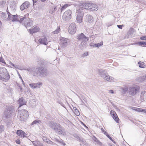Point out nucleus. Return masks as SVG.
Instances as JSON below:
<instances>
[{"label": "nucleus", "instance_id": "obj_1", "mask_svg": "<svg viewBox=\"0 0 146 146\" xmlns=\"http://www.w3.org/2000/svg\"><path fill=\"white\" fill-rule=\"evenodd\" d=\"M29 14L27 13L23 17L20 19V23L26 28L33 25V21L29 17Z\"/></svg>", "mask_w": 146, "mask_h": 146}, {"label": "nucleus", "instance_id": "obj_2", "mask_svg": "<svg viewBox=\"0 0 146 146\" xmlns=\"http://www.w3.org/2000/svg\"><path fill=\"white\" fill-rule=\"evenodd\" d=\"M81 6L84 9V10H89L91 11H96L98 9V7L97 5L94 4L90 3H80L79 5Z\"/></svg>", "mask_w": 146, "mask_h": 146}, {"label": "nucleus", "instance_id": "obj_3", "mask_svg": "<svg viewBox=\"0 0 146 146\" xmlns=\"http://www.w3.org/2000/svg\"><path fill=\"white\" fill-rule=\"evenodd\" d=\"M10 78V75L7 69L4 67L0 68V80L7 82Z\"/></svg>", "mask_w": 146, "mask_h": 146}, {"label": "nucleus", "instance_id": "obj_4", "mask_svg": "<svg viewBox=\"0 0 146 146\" xmlns=\"http://www.w3.org/2000/svg\"><path fill=\"white\" fill-rule=\"evenodd\" d=\"M79 7L77 10L76 13H78L76 20L78 23H81L83 19L84 12H86L84 9L81 6L79 5Z\"/></svg>", "mask_w": 146, "mask_h": 146}, {"label": "nucleus", "instance_id": "obj_5", "mask_svg": "<svg viewBox=\"0 0 146 146\" xmlns=\"http://www.w3.org/2000/svg\"><path fill=\"white\" fill-rule=\"evenodd\" d=\"M28 111L24 109L21 110V113L18 115V118L21 121L26 120L29 117Z\"/></svg>", "mask_w": 146, "mask_h": 146}, {"label": "nucleus", "instance_id": "obj_6", "mask_svg": "<svg viewBox=\"0 0 146 146\" xmlns=\"http://www.w3.org/2000/svg\"><path fill=\"white\" fill-rule=\"evenodd\" d=\"M25 70L29 72L34 76L38 77L39 76L38 68L32 67L25 69Z\"/></svg>", "mask_w": 146, "mask_h": 146}, {"label": "nucleus", "instance_id": "obj_7", "mask_svg": "<svg viewBox=\"0 0 146 146\" xmlns=\"http://www.w3.org/2000/svg\"><path fill=\"white\" fill-rule=\"evenodd\" d=\"M14 111L13 107L12 106H9L7 107L4 112V115L6 118H9L11 115V113Z\"/></svg>", "mask_w": 146, "mask_h": 146}, {"label": "nucleus", "instance_id": "obj_8", "mask_svg": "<svg viewBox=\"0 0 146 146\" xmlns=\"http://www.w3.org/2000/svg\"><path fill=\"white\" fill-rule=\"evenodd\" d=\"M72 11L70 10H68L63 14L62 16V19L65 21H68L72 17Z\"/></svg>", "mask_w": 146, "mask_h": 146}, {"label": "nucleus", "instance_id": "obj_9", "mask_svg": "<svg viewBox=\"0 0 146 146\" xmlns=\"http://www.w3.org/2000/svg\"><path fill=\"white\" fill-rule=\"evenodd\" d=\"M39 76L41 77H45L47 75V69L44 67H39Z\"/></svg>", "mask_w": 146, "mask_h": 146}, {"label": "nucleus", "instance_id": "obj_10", "mask_svg": "<svg viewBox=\"0 0 146 146\" xmlns=\"http://www.w3.org/2000/svg\"><path fill=\"white\" fill-rule=\"evenodd\" d=\"M76 25L74 23H71L68 28V32L71 34H74L76 31Z\"/></svg>", "mask_w": 146, "mask_h": 146}, {"label": "nucleus", "instance_id": "obj_11", "mask_svg": "<svg viewBox=\"0 0 146 146\" xmlns=\"http://www.w3.org/2000/svg\"><path fill=\"white\" fill-rule=\"evenodd\" d=\"M58 125V127H56V129L54 130L55 132L59 135H66V133L63 129V128L59 124Z\"/></svg>", "mask_w": 146, "mask_h": 146}, {"label": "nucleus", "instance_id": "obj_12", "mask_svg": "<svg viewBox=\"0 0 146 146\" xmlns=\"http://www.w3.org/2000/svg\"><path fill=\"white\" fill-rule=\"evenodd\" d=\"M139 89L137 87H131L128 90L129 94L131 96H134L139 91Z\"/></svg>", "mask_w": 146, "mask_h": 146}, {"label": "nucleus", "instance_id": "obj_13", "mask_svg": "<svg viewBox=\"0 0 146 146\" xmlns=\"http://www.w3.org/2000/svg\"><path fill=\"white\" fill-rule=\"evenodd\" d=\"M77 38L78 40H82V41L84 40H89V38L86 37L82 33L78 34L77 36Z\"/></svg>", "mask_w": 146, "mask_h": 146}, {"label": "nucleus", "instance_id": "obj_14", "mask_svg": "<svg viewBox=\"0 0 146 146\" xmlns=\"http://www.w3.org/2000/svg\"><path fill=\"white\" fill-rule=\"evenodd\" d=\"M59 123H55L52 121H49L48 123L49 127L54 131L56 129V127H58V125H59Z\"/></svg>", "mask_w": 146, "mask_h": 146}, {"label": "nucleus", "instance_id": "obj_15", "mask_svg": "<svg viewBox=\"0 0 146 146\" xmlns=\"http://www.w3.org/2000/svg\"><path fill=\"white\" fill-rule=\"evenodd\" d=\"M30 6V4L29 2L27 1H25L21 6L20 9L21 10L23 11L24 9L28 8Z\"/></svg>", "mask_w": 146, "mask_h": 146}, {"label": "nucleus", "instance_id": "obj_16", "mask_svg": "<svg viewBox=\"0 0 146 146\" xmlns=\"http://www.w3.org/2000/svg\"><path fill=\"white\" fill-rule=\"evenodd\" d=\"M67 39L64 38L62 37L60 39V45L61 47L64 48L67 45Z\"/></svg>", "mask_w": 146, "mask_h": 146}, {"label": "nucleus", "instance_id": "obj_17", "mask_svg": "<svg viewBox=\"0 0 146 146\" xmlns=\"http://www.w3.org/2000/svg\"><path fill=\"white\" fill-rule=\"evenodd\" d=\"M111 115L113 117V119L117 123L119 122V119L118 117L115 112L113 110H111L110 111Z\"/></svg>", "mask_w": 146, "mask_h": 146}, {"label": "nucleus", "instance_id": "obj_18", "mask_svg": "<svg viewBox=\"0 0 146 146\" xmlns=\"http://www.w3.org/2000/svg\"><path fill=\"white\" fill-rule=\"evenodd\" d=\"M20 16L19 15H13L11 16V19L10 20H11L12 22H19L20 23Z\"/></svg>", "mask_w": 146, "mask_h": 146}, {"label": "nucleus", "instance_id": "obj_19", "mask_svg": "<svg viewBox=\"0 0 146 146\" xmlns=\"http://www.w3.org/2000/svg\"><path fill=\"white\" fill-rule=\"evenodd\" d=\"M88 40L82 41V42L80 44L79 46L81 50H82L86 48L88 46L87 42Z\"/></svg>", "mask_w": 146, "mask_h": 146}, {"label": "nucleus", "instance_id": "obj_20", "mask_svg": "<svg viewBox=\"0 0 146 146\" xmlns=\"http://www.w3.org/2000/svg\"><path fill=\"white\" fill-rule=\"evenodd\" d=\"M38 41L40 44L44 45H47L48 43L47 38L46 37H41L39 39Z\"/></svg>", "mask_w": 146, "mask_h": 146}, {"label": "nucleus", "instance_id": "obj_21", "mask_svg": "<svg viewBox=\"0 0 146 146\" xmlns=\"http://www.w3.org/2000/svg\"><path fill=\"white\" fill-rule=\"evenodd\" d=\"M18 103L19 104V107H20L24 105H26L27 102L25 99L21 97L18 100Z\"/></svg>", "mask_w": 146, "mask_h": 146}, {"label": "nucleus", "instance_id": "obj_22", "mask_svg": "<svg viewBox=\"0 0 146 146\" xmlns=\"http://www.w3.org/2000/svg\"><path fill=\"white\" fill-rule=\"evenodd\" d=\"M52 139L54 141H56L58 143L62 145L63 146H65L66 145V143L64 142L63 141V140L60 139L58 136L57 137H54Z\"/></svg>", "mask_w": 146, "mask_h": 146}, {"label": "nucleus", "instance_id": "obj_23", "mask_svg": "<svg viewBox=\"0 0 146 146\" xmlns=\"http://www.w3.org/2000/svg\"><path fill=\"white\" fill-rule=\"evenodd\" d=\"M16 133L18 136L24 138L27 137V136H26V134L21 130L19 129L17 130Z\"/></svg>", "mask_w": 146, "mask_h": 146}, {"label": "nucleus", "instance_id": "obj_24", "mask_svg": "<svg viewBox=\"0 0 146 146\" xmlns=\"http://www.w3.org/2000/svg\"><path fill=\"white\" fill-rule=\"evenodd\" d=\"M85 20L89 23H92L93 21V17L90 15H87L86 17Z\"/></svg>", "mask_w": 146, "mask_h": 146}, {"label": "nucleus", "instance_id": "obj_25", "mask_svg": "<svg viewBox=\"0 0 146 146\" xmlns=\"http://www.w3.org/2000/svg\"><path fill=\"white\" fill-rule=\"evenodd\" d=\"M42 84V83L41 82H39L38 83H32L29 84L30 86L32 88H40V86Z\"/></svg>", "mask_w": 146, "mask_h": 146}, {"label": "nucleus", "instance_id": "obj_26", "mask_svg": "<svg viewBox=\"0 0 146 146\" xmlns=\"http://www.w3.org/2000/svg\"><path fill=\"white\" fill-rule=\"evenodd\" d=\"M39 29H40L36 26L33 28L32 29H30L29 31L31 34H33L34 33L38 32L39 31Z\"/></svg>", "mask_w": 146, "mask_h": 146}, {"label": "nucleus", "instance_id": "obj_27", "mask_svg": "<svg viewBox=\"0 0 146 146\" xmlns=\"http://www.w3.org/2000/svg\"><path fill=\"white\" fill-rule=\"evenodd\" d=\"M33 144L35 146H43V144L40 141H35L32 142Z\"/></svg>", "mask_w": 146, "mask_h": 146}, {"label": "nucleus", "instance_id": "obj_28", "mask_svg": "<svg viewBox=\"0 0 146 146\" xmlns=\"http://www.w3.org/2000/svg\"><path fill=\"white\" fill-rule=\"evenodd\" d=\"M98 72L99 73V75L101 76V77H104L106 74V73H104L105 71L102 69H98Z\"/></svg>", "mask_w": 146, "mask_h": 146}, {"label": "nucleus", "instance_id": "obj_29", "mask_svg": "<svg viewBox=\"0 0 146 146\" xmlns=\"http://www.w3.org/2000/svg\"><path fill=\"white\" fill-rule=\"evenodd\" d=\"M103 78L105 80H107L109 82H111L112 79V78H111V79L110 76L106 74Z\"/></svg>", "mask_w": 146, "mask_h": 146}, {"label": "nucleus", "instance_id": "obj_30", "mask_svg": "<svg viewBox=\"0 0 146 146\" xmlns=\"http://www.w3.org/2000/svg\"><path fill=\"white\" fill-rule=\"evenodd\" d=\"M135 44H138L142 46H144L146 45V42L139 41L135 43Z\"/></svg>", "mask_w": 146, "mask_h": 146}, {"label": "nucleus", "instance_id": "obj_31", "mask_svg": "<svg viewBox=\"0 0 146 146\" xmlns=\"http://www.w3.org/2000/svg\"><path fill=\"white\" fill-rule=\"evenodd\" d=\"M57 8L56 7V6L55 5H53L52 6V9L50 11V13H51V14H53L56 11V10H57Z\"/></svg>", "mask_w": 146, "mask_h": 146}, {"label": "nucleus", "instance_id": "obj_32", "mask_svg": "<svg viewBox=\"0 0 146 146\" xmlns=\"http://www.w3.org/2000/svg\"><path fill=\"white\" fill-rule=\"evenodd\" d=\"M138 64L139 65V67L142 68H144L145 67V64L143 62L139 61L138 62Z\"/></svg>", "mask_w": 146, "mask_h": 146}, {"label": "nucleus", "instance_id": "obj_33", "mask_svg": "<svg viewBox=\"0 0 146 146\" xmlns=\"http://www.w3.org/2000/svg\"><path fill=\"white\" fill-rule=\"evenodd\" d=\"M146 91H143L141 92V97H140V99L141 100V101H143L144 100V98L143 97V96L144 95V94H145V93Z\"/></svg>", "mask_w": 146, "mask_h": 146}, {"label": "nucleus", "instance_id": "obj_34", "mask_svg": "<svg viewBox=\"0 0 146 146\" xmlns=\"http://www.w3.org/2000/svg\"><path fill=\"white\" fill-rule=\"evenodd\" d=\"M41 123V121L40 120H35L34 121L31 123V125H33L35 124H36L37 123L40 124Z\"/></svg>", "mask_w": 146, "mask_h": 146}, {"label": "nucleus", "instance_id": "obj_35", "mask_svg": "<svg viewBox=\"0 0 146 146\" xmlns=\"http://www.w3.org/2000/svg\"><path fill=\"white\" fill-rule=\"evenodd\" d=\"M43 140L45 142L48 143V142H52V141L47 139L46 137H43L42 138Z\"/></svg>", "mask_w": 146, "mask_h": 146}, {"label": "nucleus", "instance_id": "obj_36", "mask_svg": "<svg viewBox=\"0 0 146 146\" xmlns=\"http://www.w3.org/2000/svg\"><path fill=\"white\" fill-rule=\"evenodd\" d=\"M6 11H7V14H8V19L9 20H10V19H11V16L12 15H13L11 14L9 12V11H8V8H7Z\"/></svg>", "mask_w": 146, "mask_h": 146}, {"label": "nucleus", "instance_id": "obj_37", "mask_svg": "<svg viewBox=\"0 0 146 146\" xmlns=\"http://www.w3.org/2000/svg\"><path fill=\"white\" fill-rule=\"evenodd\" d=\"M5 3L6 2L5 1H0V6L1 7H4L5 5Z\"/></svg>", "mask_w": 146, "mask_h": 146}, {"label": "nucleus", "instance_id": "obj_38", "mask_svg": "<svg viewBox=\"0 0 146 146\" xmlns=\"http://www.w3.org/2000/svg\"><path fill=\"white\" fill-rule=\"evenodd\" d=\"M135 108V109H134V110H135L136 111L141 112H143V111L144 109L135 108Z\"/></svg>", "mask_w": 146, "mask_h": 146}, {"label": "nucleus", "instance_id": "obj_39", "mask_svg": "<svg viewBox=\"0 0 146 146\" xmlns=\"http://www.w3.org/2000/svg\"><path fill=\"white\" fill-rule=\"evenodd\" d=\"M73 136L74 137H75L78 140H79V139L81 137L79 135L77 134H76L75 133L74 134H73Z\"/></svg>", "mask_w": 146, "mask_h": 146}, {"label": "nucleus", "instance_id": "obj_40", "mask_svg": "<svg viewBox=\"0 0 146 146\" xmlns=\"http://www.w3.org/2000/svg\"><path fill=\"white\" fill-rule=\"evenodd\" d=\"M68 6V4H65L63 5L60 9L61 11H63L64 9H65L66 7Z\"/></svg>", "mask_w": 146, "mask_h": 146}, {"label": "nucleus", "instance_id": "obj_41", "mask_svg": "<svg viewBox=\"0 0 146 146\" xmlns=\"http://www.w3.org/2000/svg\"><path fill=\"white\" fill-rule=\"evenodd\" d=\"M17 73H18V74L19 76V77L20 78V79H21L22 80V81L23 82V85L25 86V84L23 81V79H22V78L21 77V76L20 74L18 72V71H17Z\"/></svg>", "mask_w": 146, "mask_h": 146}, {"label": "nucleus", "instance_id": "obj_42", "mask_svg": "<svg viewBox=\"0 0 146 146\" xmlns=\"http://www.w3.org/2000/svg\"><path fill=\"white\" fill-rule=\"evenodd\" d=\"M4 126L3 125L0 126V133H1L2 132L4 131Z\"/></svg>", "mask_w": 146, "mask_h": 146}, {"label": "nucleus", "instance_id": "obj_43", "mask_svg": "<svg viewBox=\"0 0 146 146\" xmlns=\"http://www.w3.org/2000/svg\"><path fill=\"white\" fill-rule=\"evenodd\" d=\"M83 145H85V146H89V144L86 142V139L83 141V142L82 143Z\"/></svg>", "mask_w": 146, "mask_h": 146}, {"label": "nucleus", "instance_id": "obj_44", "mask_svg": "<svg viewBox=\"0 0 146 146\" xmlns=\"http://www.w3.org/2000/svg\"><path fill=\"white\" fill-rule=\"evenodd\" d=\"M11 65L16 68L19 69V66L13 63H11Z\"/></svg>", "mask_w": 146, "mask_h": 146}, {"label": "nucleus", "instance_id": "obj_45", "mask_svg": "<svg viewBox=\"0 0 146 146\" xmlns=\"http://www.w3.org/2000/svg\"><path fill=\"white\" fill-rule=\"evenodd\" d=\"M103 42H102L100 43L96 44V45H97V47L99 48L100 46H101L103 45Z\"/></svg>", "mask_w": 146, "mask_h": 146}, {"label": "nucleus", "instance_id": "obj_46", "mask_svg": "<svg viewBox=\"0 0 146 146\" xmlns=\"http://www.w3.org/2000/svg\"><path fill=\"white\" fill-rule=\"evenodd\" d=\"M74 112L75 114L77 116H79L80 115V113L77 109L76 110H76L74 111Z\"/></svg>", "mask_w": 146, "mask_h": 146}, {"label": "nucleus", "instance_id": "obj_47", "mask_svg": "<svg viewBox=\"0 0 146 146\" xmlns=\"http://www.w3.org/2000/svg\"><path fill=\"white\" fill-rule=\"evenodd\" d=\"M0 62L4 63L5 64H6V63L4 61V59L2 57H0Z\"/></svg>", "mask_w": 146, "mask_h": 146}, {"label": "nucleus", "instance_id": "obj_48", "mask_svg": "<svg viewBox=\"0 0 146 146\" xmlns=\"http://www.w3.org/2000/svg\"><path fill=\"white\" fill-rule=\"evenodd\" d=\"M60 28L57 29L56 30L54 31L53 33L54 34H58L59 32Z\"/></svg>", "mask_w": 146, "mask_h": 146}, {"label": "nucleus", "instance_id": "obj_49", "mask_svg": "<svg viewBox=\"0 0 146 146\" xmlns=\"http://www.w3.org/2000/svg\"><path fill=\"white\" fill-rule=\"evenodd\" d=\"M93 139L94 140V141L96 142V143L98 142V141H99L98 139L96 138L95 136H94L93 137Z\"/></svg>", "mask_w": 146, "mask_h": 146}, {"label": "nucleus", "instance_id": "obj_50", "mask_svg": "<svg viewBox=\"0 0 146 146\" xmlns=\"http://www.w3.org/2000/svg\"><path fill=\"white\" fill-rule=\"evenodd\" d=\"M17 86L20 89V91L21 92H23V88L20 84H18L17 85Z\"/></svg>", "mask_w": 146, "mask_h": 146}, {"label": "nucleus", "instance_id": "obj_51", "mask_svg": "<svg viewBox=\"0 0 146 146\" xmlns=\"http://www.w3.org/2000/svg\"><path fill=\"white\" fill-rule=\"evenodd\" d=\"M96 44L92 43L90 44V46L91 47H93V48L97 47V45Z\"/></svg>", "mask_w": 146, "mask_h": 146}, {"label": "nucleus", "instance_id": "obj_52", "mask_svg": "<svg viewBox=\"0 0 146 146\" xmlns=\"http://www.w3.org/2000/svg\"><path fill=\"white\" fill-rule=\"evenodd\" d=\"M124 25H117V27L121 29H122V27L124 26Z\"/></svg>", "mask_w": 146, "mask_h": 146}, {"label": "nucleus", "instance_id": "obj_53", "mask_svg": "<svg viewBox=\"0 0 146 146\" xmlns=\"http://www.w3.org/2000/svg\"><path fill=\"white\" fill-rule=\"evenodd\" d=\"M85 140V139L82 137H81L79 139V141H80L82 143L83 141H84Z\"/></svg>", "mask_w": 146, "mask_h": 146}, {"label": "nucleus", "instance_id": "obj_54", "mask_svg": "<svg viewBox=\"0 0 146 146\" xmlns=\"http://www.w3.org/2000/svg\"><path fill=\"white\" fill-rule=\"evenodd\" d=\"M97 144H98V145L100 146H104V145L102 144V143L100 142V141H98V142L97 143Z\"/></svg>", "mask_w": 146, "mask_h": 146}, {"label": "nucleus", "instance_id": "obj_55", "mask_svg": "<svg viewBox=\"0 0 146 146\" xmlns=\"http://www.w3.org/2000/svg\"><path fill=\"white\" fill-rule=\"evenodd\" d=\"M140 39L141 40H146V36L141 37Z\"/></svg>", "mask_w": 146, "mask_h": 146}, {"label": "nucleus", "instance_id": "obj_56", "mask_svg": "<svg viewBox=\"0 0 146 146\" xmlns=\"http://www.w3.org/2000/svg\"><path fill=\"white\" fill-rule=\"evenodd\" d=\"M101 130L102 132L104 134H106L107 132L103 128H101Z\"/></svg>", "mask_w": 146, "mask_h": 146}, {"label": "nucleus", "instance_id": "obj_57", "mask_svg": "<svg viewBox=\"0 0 146 146\" xmlns=\"http://www.w3.org/2000/svg\"><path fill=\"white\" fill-rule=\"evenodd\" d=\"M113 24L112 23H108L107 24V25L108 26V27H109L110 26H111Z\"/></svg>", "mask_w": 146, "mask_h": 146}, {"label": "nucleus", "instance_id": "obj_58", "mask_svg": "<svg viewBox=\"0 0 146 146\" xmlns=\"http://www.w3.org/2000/svg\"><path fill=\"white\" fill-rule=\"evenodd\" d=\"M1 16L2 17H4V18H6V14L2 12L1 13Z\"/></svg>", "mask_w": 146, "mask_h": 146}, {"label": "nucleus", "instance_id": "obj_59", "mask_svg": "<svg viewBox=\"0 0 146 146\" xmlns=\"http://www.w3.org/2000/svg\"><path fill=\"white\" fill-rule=\"evenodd\" d=\"M128 89L127 88H123V92L124 93H125L127 91Z\"/></svg>", "mask_w": 146, "mask_h": 146}, {"label": "nucleus", "instance_id": "obj_60", "mask_svg": "<svg viewBox=\"0 0 146 146\" xmlns=\"http://www.w3.org/2000/svg\"><path fill=\"white\" fill-rule=\"evenodd\" d=\"M15 141L16 143L18 144H20L21 142L20 140H15Z\"/></svg>", "mask_w": 146, "mask_h": 146}, {"label": "nucleus", "instance_id": "obj_61", "mask_svg": "<svg viewBox=\"0 0 146 146\" xmlns=\"http://www.w3.org/2000/svg\"><path fill=\"white\" fill-rule=\"evenodd\" d=\"M88 55V52H86V53H84L83 54V57H85L86 56H87Z\"/></svg>", "mask_w": 146, "mask_h": 146}, {"label": "nucleus", "instance_id": "obj_62", "mask_svg": "<svg viewBox=\"0 0 146 146\" xmlns=\"http://www.w3.org/2000/svg\"><path fill=\"white\" fill-rule=\"evenodd\" d=\"M77 109L76 107H73V108L72 109V111L74 112V111H76V110Z\"/></svg>", "mask_w": 146, "mask_h": 146}, {"label": "nucleus", "instance_id": "obj_63", "mask_svg": "<svg viewBox=\"0 0 146 146\" xmlns=\"http://www.w3.org/2000/svg\"><path fill=\"white\" fill-rule=\"evenodd\" d=\"M109 92L111 93V94H113V93H114L113 91V90H109Z\"/></svg>", "mask_w": 146, "mask_h": 146}, {"label": "nucleus", "instance_id": "obj_64", "mask_svg": "<svg viewBox=\"0 0 146 146\" xmlns=\"http://www.w3.org/2000/svg\"><path fill=\"white\" fill-rule=\"evenodd\" d=\"M105 135H106L108 138L110 137V135H109L107 133H106V134Z\"/></svg>", "mask_w": 146, "mask_h": 146}]
</instances>
